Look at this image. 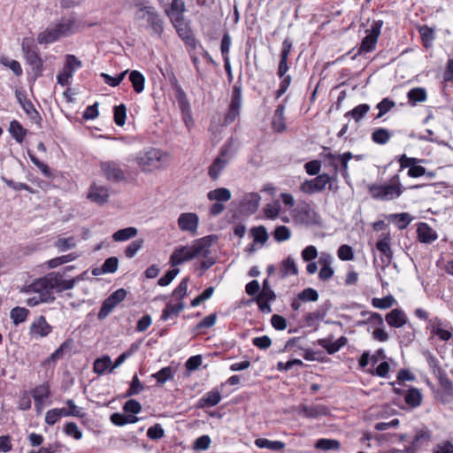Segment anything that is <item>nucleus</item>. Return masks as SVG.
Segmentation results:
<instances>
[{
	"label": "nucleus",
	"mask_w": 453,
	"mask_h": 453,
	"mask_svg": "<svg viewBox=\"0 0 453 453\" xmlns=\"http://www.w3.org/2000/svg\"><path fill=\"white\" fill-rule=\"evenodd\" d=\"M76 280V279L65 280L62 274L53 272L25 286L23 292L38 294L42 298H48V302L53 303L56 299L55 292L60 293L73 288Z\"/></svg>",
	"instance_id": "f257e3e1"
},
{
	"label": "nucleus",
	"mask_w": 453,
	"mask_h": 453,
	"mask_svg": "<svg viewBox=\"0 0 453 453\" xmlns=\"http://www.w3.org/2000/svg\"><path fill=\"white\" fill-rule=\"evenodd\" d=\"M79 21L74 14L62 17L52 28H47L37 35L40 44H50L61 37H67L79 30Z\"/></svg>",
	"instance_id": "f03ea898"
},
{
	"label": "nucleus",
	"mask_w": 453,
	"mask_h": 453,
	"mask_svg": "<svg viewBox=\"0 0 453 453\" xmlns=\"http://www.w3.org/2000/svg\"><path fill=\"white\" fill-rule=\"evenodd\" d=\"M367 189L374 200L388 202L399 198L405 188L401 183L399 173H395L388 183H372L368 185Z\"/></svg>",
	"instance_id": "7ed1b4c3"
},
{
	"label": "nucleus",
	"mask_w": 453,
	"mask_h": 453,
	"mask_svg": "<svg viewBox=\"0 0 453 453\" xmlns=\"http://www.w3.org/2000/svg\"><path fill=\"white\" fill-rule=\"evenodd\" d=\"M166 157L167 153L162 150L149 148L140 151L135 157V161L142 172L150 173L160 169Z\"/></svg>",
	"instance_id": "20e7f679"
},
{
	"label": "nucleus",
	"mask_w": 453,
	"mask_h": 453,
	"mask_svg": "<svg viewBox=\"0 0 453 453\" xmlns=\"http://www.w3.org/2000/svg\"><path fill=\"white\" fill-rule=\"evenodd\" d=\"M135 18L146 21V28L151 30V35L161 37L164 32V20L154 6L140 7L135 12Z\"/></svg>",
	"instance_id": "39448f33"
},
{
	"label": "nucleus",
	"mask_w": 453,
	"mask_h": 453,
	"mask_svg": "<svg viewBox=\"0 0 453 453\" xmlns=\"http://www.w3.org/2000/svg\"><path fill=\"white\" fill-rule=\"evenodd\" d=\"M21 50L27 63L31 65L35 78L42 75L43 60L39 54L38 47L34 39L24 38L21 42Z\"/></svg>",
	"instance_id": "423d86ee"
},
{
	"label": "nucleus",
	"mask_w": 453,
	"mask_h": 453,
	"mask_svg": "<svg viewBox=\"0 0 453 453\" xmlns=\"http://www.w3.org/2000/svg\"><path fill=\"white\" fill-rule=\"evenodd\" d=\"M242 104V85L241 79L235 82L233 87L230 104L227 112L224 117V125L227 126L234 123L241 114V108Z\"/></svg>",
	"instance_id": "0eeeda50"
},
{
	"label": "nucleus",
	"mask_w": 453,
	"mask_h": 453,
	"mask_svg": "<svg viewBox=\"0 0 453 453\" xmlns=\"http://www.w3.org/2000/svg\"><path fill=\"white\" fill-rule=\"evenodd\" d=\"M432 440V432L427 427L417 428L410 445L405 447L406 453H418L426 449Z\"/></svg>",
	"instance_id": "6e6552de"
},
{
	"label": "nucleus",
	"mask_w": 453,
	"mask_h": 453,
	"mask_svg": "<svg viewBox=\"0 0 453 453\" xmlns=\"http://www.w3.org/2000/svg\"><path fill=\"white\" fill-rule=\"evenodd\" d=\"M396 159L400 165L399 172L408 168L407 175L410 178H418L426 173V169L424 166L418 165V163L423 162L422 159L407 157L405 154L396 157Z\"/></svg>",
	"instance_id": "1a4fd4ad"
},
{
	"label": "nucleus",
	"mask_w": 453,
	"mask_h": 453,
	"mask_svg": "<svg viewBox=\"0 0 453 453\" xmlns=\"http://www.w3.org/2000/svg\"><path fill=\"white\" fill-rule=\"evenodd\" d=\"M81 66V61L74 55H66L63 70L57 75L58 83L62 87L67 86L69 84V79L73 77V73Z\"/></svg>",
	"instance_id": "9d476101"
},
{
	"label": "nucleus",
	"mask_w": 453,
	"mask_h": 453,
	"mask_svg": "<svg viewBox=\"0 0 453 453\" xmlns=\"http://www.w3.org/2000/svg\"><path fill=\"white\" fill-rule=\"evenodd\" d=\"M127 294V290L124 288H119L111 293L103 302L100 311L97 314L98 319H104L119 303L125 300Z\"/></svg>",
	"instance_id": "9b49d317"
},
{
	"label": "nucleus",
	"mask_w": 453,
	"mask_h": 453,
	"mask_svg": "<svg viewBox=\"0 0 453 453\" xmlns=\"http://www.w3.org/2000/svg\"><path fill=\"white\" fill-rule=\"evenodd\" d=\"M100 169L109 181L118 183L126 180V173L121 168L120 163L117 161L109 160L101 162Z\"/></svg>",
	"instance_id": "f8f14e48"
},
{
	"label": "nucleus",
	"mask_w": 453,
	"mask_h": 453,
	"mask_svg": "<svg viewBox=\"0 0 453 453\" xmlns=\"http://www.w3.org/2000/svg\"><path fill=\"white\" fill-rule=\"evenodd\" d=\"M330 182L331 177L329 174H319L314 179L304 180L300 186V190L305 194L313 195L323 191Z\"/></svg>",
	"instance_id": "ddd939ff"
},
{
	"label": "nucleus",
	"mask_w": 453,
	"mask_h": 453,
	"mask_svg": "<svg viewBox=\"0 0 453 453\" xmlns=\"http://www.w3.org/2000/svg\"><path fill=\"white\" fill-rule=\"evenodd\" d=\"M178 35L185 42V44L196 49L197 46V41L195 38L192 29L190 27V22L186 20L185 18L179 19L177 20L171 21Z\"/></svg>",
	"instance_id": "4468645a"
},
{
	"label": "nucleus",
	"mask_w": 453,
	"mask_h": 453,
	"mask_svg": "<svg viewBox=\"0 0 453 453\" xmlns=\"http://www.w3.org/2000/svg\"><path fill=\"white\" fill-rule=\"evenodd\" d=\"M297 413L306 418H318L319 417L328 416L330 414V410L324 404H302L299 406Z\"/></svg>",
	"instance_id": "2eb2a0df"
},
{
	"label": "nucleus",
	"mask_w": 453,
	"mask_h": 453,
	"mask_svg": "<svg viewBox=\"0 0 453 453\" xmlns=\"http://www.w3.org/2000/svg\"><path fill=\"white\" fill-rule=\"evenodd\" d=\"M199 223L197 214L193 212L181 213L178 218V226L181 231L196 234Z\"/></svg>",
	"instance_id": "dca6fc26"
},
{
	"label": "nucleus",
	"mask_w": 453,
	"mask_h": 453,
	"mask_svg": "<svg viewBox=\"0 0 453 453\" xmlns=\"http://www.w3.org/2000/svg\"><path fill=\"white\" fill-rule=\"evenodd\" d=\"M216 238V235H207L195 240L191 248L196 257L198 256L207 257L210 254V247L212 245Z\"/></svg>",
	"instance_id": "f3484780"
},
{
	"label": "nucleus",
	"mask_w": 453,
	"mask_h": 453,
	"mask_svg": "<svg viewBox=\"0 0 453 453\" xmlns=\"http://www.w3.org/2000/svg\"><path fill=\"white\" fill-rule=\"evenodd\" d=\"M52 332V326L46 318L40 315L30 326L29 333L32 336L46 337Z\"/></svg>",
	"instance_id": "a211bd4d"
},
{
	"label": "nucleus",
	"mask_w": 453,
	"mask_h": 453,
	"mask_svg": "<svg viewBox=\"0 0 453 453\" xmlns=\"http://www.w3.org/2000/svg\"><path fill=\"white\" fill-rule=\"evenodd\" d=\"M191 247L181 246L175 249L170 257V264L172 266L179 265L186 261L196 257Z\"/></svg>",
	"instance_id": "6ab92c4d"
},
{
	"label": "nucleus",
	"mask_w": 453,
	"mask_h": 453,
	"mask_svg": "<svg viewBox=\"0 0 453 453\" xmlns=\"http://www.w3.org/2000/svg\"><path fill=\"white\" fill-rule=\"evenodd\" d=\"M417 234L421 243H431L438 239L436 231L426 222H419L417 225Z\"/></svg>",
	"instance_id": "aec40b11"
},
{
	"label": "nucleus",
	"mask_w": 453,
	"mask_h": 453,
	"mask_svg": "<svg viewBox=\"0 0 453 453\" xmlns=\"http://www.w3.org/2000/svg\"><path fill=\"white\" fill-rule=\"evenodd\" d=\"M221 394L219 388L205 393L197 402L196 407L200 409L213 407L221 401Z\"/></svg>",
	"instance_id": "412c9836"
},
{
	"label": "nucleus",
	"mask_w": 453,
	"mask_h": 453,
	"mask_svg": "<svg viewBox=\"0 0 453 453\" xmlns=\"http://www.w3.org/2000/svg\"><path fill=\"white\" fill-rule=\"evenodd\" d=\"M385 320L391 327L400 328L407 324L408 319L403 310L396 308L387 313Z\"/></svg>",
	"instance_id": "4be33fe9"
},
{
	"label": "nucleus",
	"mask_w": 453,
	"mask_h": 453,
	"mask_svg": "<svg viewBox=\"0 0 453 453\" xmlns=\"http://www.w3.org/2000/svg\"><path fill=\"white\" fill-rule=\"evenodd\" d=\"M110 196L109 188L104 186L92 185L89 188L88 198L97 204L107 203Z\"/></svg>",
	"instance_id": "5701e85b"
},
{
	"label": "nucleus",
	"mask_w": 453,
	"mask_h": 453,
	"mask_svg": "<svg viewBox=\"0 0 453 453\" xmlns=\"http://www.w3.org/2000/svg\"><path fill=\"white\" fill-rule=\"evenodd\" d=\"M179 108L183 115L185 122L192 120V111L186 92L183 88L174 91Z\"/></svg>",
	"instance_id": "b1692460"
},
{
	"label": "nucleus",
	"mask_w": 453,
	"mask_h": 453,
	"mask_svg": "<svg viewBox=\"0 0 453 453\" xmlns=\"http://www.w3.org/2000/svg\"><path fill=\"white\" fill-rule=\"evenodd\" d=\"M31 395L34 398L35 408L39 411L42 409L44 400L50 395V386L46 383L38 385L31 391Z\"/></svg>",
	"instance_id": "393cba45"
},
{
	"label": "nucleus",
	"mask_w": 453,
	"mask_h": 453,
	"mask_svg": "<svg viewBox=\"0 0 453 453\" xmlns=\"http://www.w3.org/2000/svg\"><path fill=\"white\" fill-rule=\"evenodd\" d=\"M420 35L422 44L426 49L433 46V42L435 40V28L427 25H419L417 27Z\"/></svg>",
	"instance_id": "a878e982"
},
{
	"label": "nucleus",
	"mask_w": 453,
	"mask_h": 453,
	"mask_svg": "<svg viewBox=\"0 0 453 453\" xmlns=\"http://www.w3.org/2000/svg\"><path fill=\"white\" fill-rule=\"evenodd\" d=\"M285 105L280 104L276 107V110L273 114V118L272 120V127L277 133H282L286 130V123H285Z\"/></svg>",
	"instance_id": "bb28decb"
},
{
	"label": "nucleus",
	"mask_w": 453,
	"mask_h": 453,
	"mask_svg": "<svg viewBox=\"0 0 453 453\" xmlns=\"http://www.w3.org/2000/svg\"><path fill=\"white\" fill-rule=\"evenodd\" d=\"M186 6L184 0H173L170 7L166 10V14L171 21L184 18Z\"/></svg>",
	"instance_id": "cd10ccee"
},
{
	"label": "nucleus",
	"mask_w": 453,
	"mask_h": 453,
	"mask_svg": "<svg viewBox=\"0 0 453 453\" xmlns=\"http://www.w3.org/2000/svg\"><path fill=\"white\" fill-rule=\"evenodd\" d=\"M389 235H384L376 243V249L381 253L384 257H381L382 262L389 264L393 258V251L389 244Z\"/></svg>",
	"instance_id": "c85d7f7f"
},
{
	"label": "nucleus",
	"mask_w": 453,
	"mask_h": 453,
	"mask_svg": "<svg viewBox=\"0 0 453 453\" xmlns=\"http://www.w3.org/2000/svg\"><path fill=\"white\" fill-rule=\"evenodd\" d=\"M388 219L389 221L395 223V226L399 230H403L412 221L413 217L411 216L408 212H402L389 214Z\"/></svg>",
	"instance_id": "c756f323"
},
{
	"label": "nucleus",
	"mask_w": 453,
	"mask_h": 453,
	"mask_svg": "<svg viewBox=\"0 0 453 453\" xmlns=\"http://www.w3.org/2000/svg\"><path fill=\"white\" fill-rule=\"evenodd\" d=\"M184 307L185 304L182 301L175 304L167 303L165 304V309L162 311L160 319L165 321L169 319L171 317H177L179 313L184 309Z\"/></svg>",
	"instance_id": "7c9ffc66"
},
{
	"label": "nucleus",
	"mask_w": 453,
	"mask_h": 453,
	"mask_svg": "<svg viewBox=\"0 0 453 453\" xmlns=\"http://www.w3.org/2000/svg\"><path fill=\"white\" fill-rule=\"evenodd\" d=\"M9 132L12 137L19 143H22L27 134V130L25 129L22 125L16 119L11 121L9 127Z\"/></svg>",
	"instance_id": "2f4dec72"
},
{
	"label": "nucleus",
	"mask_w": 453,
	"mask_h": 453,
	"mask_svg": "<svg viewBox=\"0 0 453 453\" xmlns=\"http://www.w3.org/2000/svg\"><path fill=\"white\" fill-rule=\"evenodd\" d=\"M66 404L68 408H59V411H61L62 417L83 418L86 416V413L82 411L81 408L75 404L73 399H68L66 401Z\"/></svg>",
	"instance_id": "473e14b6"
},
{
	"label": "nucleus",
	"mask_w": 453,
	"mask_h": 453,
	"mask_svg": "<svg viewBox=\"0 0 453 453\" xmlns=\"http://www.w3.org/2000/svg\"><path fill=\"white\" fill-rule=\"evenodd\" d=\"M254 443L259 449H268L273 451L282 450L286 446L283 441H270L266 438H257L255 440Z\"/></svg>",
	"instance_id": "72a5a7b5"
},
{
	"label": "nucleus",
	"mask_w": 453,
	"mask_h": 453,
	"mask_svg": "<svg viewBox=\"0 0 453 453\" xmlns=\"http://www.w3.org/2000/svg\"><path fill=\"white\" fill-rule=\"evenodd\" d=\"M391 136L392 134L388 129L384 127H378L372 131L371 139L376 144L384 145L389 142Z\"/></svg>",
	"instance_id": "f704fd0d"
},
{
	"label": "nucleus",
	"mask_w": 453,
	"mask_h": 453,
	"mask_svg": "<svg viewBox=\"0 0 453 453\" xmlns=\"http://www.w3.org/2000/svg\"><path fill=\"white\" fill-rule=\"evenodd\" d=\"M404 401L410 407L417 408L421 404L422 395L418 388H410L405 391Z\"/></svg>",
	"instance_id": "c9c22d12"
},
{
	"label": "nucleus",
	"mask_w": 453,
	"mask_h": 453,
	"mask_svg": "<svg viewBox=\"0 0 453 453\" xmlns=\"http://www.w3.org/2000/svg\"><path fill=\"white\" fill-rule=\"evenodd\" d=\"M408 102L414 106L418 103L425 102L427 98L426 90L424 88H414L407 93Z\"/></svg>",
	"instance_id": "e433bc0d"
},
{
	"label": "nucleus",
	"mask_w": 453,
	"mask_h": 453,
	"mask_svg": "<svg viewBox=\"0 0 453 453\" xmlns=\"http://www.w3.org/2000/svg\"><path fill=\"white\" fill-rule=\"evenodd\" d=\"M129 81L135 93L140 94L144 90L145 77L141 72L137 70L131 71Z\"/></svg>",
	"instance_id": "4c0bfd02"
},
{
	"label": "nucleus",
	"mask_w": 453,
	"mask_h": 453,
	"mask_svg": "<svg viewBox=\"0 0 453 453\" xmlns=\"http://www.w3.org/2000/svg\"><path fill=\"white\" fill-rule=\"evenodd\" d=\"M210 201L227 202L231 199V192L226 188H219L207 193Z\"/></svg>",
	"instance_id": "58836bf2"
},
{
	"label": "nucleus",
	"mask_w": 453,
	"mask_h": 453,
	"mask_svg": "<svg viewBox=\"0 0 453 453\" xmlns=\"http://www.w3.org/2000/svg\"><path fill=\"white\" fill-rule=\"evenodd\" d=\"M259 202L260 196L257 193H250L243 199L242 207L246 211L254 213L259 206Z\"/></svg>",
	"instance_id": "ea45409f"
},
{
	"label": "nucleus",
	"mask_w": 453,
	"mask_h": 453,
	"mask_svg": "<svg viewBox=\"0 0 453 453\" xmlns=\"http://www.w3.org/2000/svg\"><path fill=\"white\" fill-rule=\"evenodd\" d=\"M299 217L301 220L307 225L319 223V214L314 210H312L309 205L303 207L299 211Z\"/></svg>",
	"instance_id": "a19ab883"
},
{
	"label": "nucleus",
	"mask_w": 453,
	"mask_h": 453,
	"mask_svg": "<svg viewBox=\"0 0 453 453\" xmlns=\"http://www.w3.org/2000/svg\"><path fill=\"white\" fill-rule=\"evenodd\" d=\"M30 311L27 308L16 306L11 310L10 317L15 326L25 322Z\"/></svg>",
	"instance_id": "79ce46f5"
},
{
	"label": "nucleus",
	"mask_w": 453,
	"mask_h": 453,
	"mask_svg": "<svg viewBox=\"0 0 453 453\" xmlns=\"http://www.w3.org/2000/svg\"><path fill=\"white\" fill-rule=\"evenodd\" d=\"M174 372L171 366H165L160 369L158 372L151 374V377L157 380V384L162 386L167 380H173Z\"/></svg>",
	"instance_id": "37998d69"
},
{
	"label": "nucleus",
	"mask_w": 453,
	"mask_h": 453,
	"mask_svg": "<svg viewBox=\"0 0 453 453\" xmlns=\"http://www.w3.org/2000/svg\"><path fill=\"white\" fill-rule=\"evenodd\" d=\"M280 273L281 278H286L289 275H297L298 268L294 258L288 257L285 260L282 261Z\"/></svg>",
	"instance_id": "c03bdc74"
},
{
	"label": "nucleus",
	"mask_w": 453,
	"mask_h": 453,
	"mask_svg": "<svg viewBox=\"0 0 453 453\" xmlns=\"http://www.w3.org/2000/svg\"><path fill=\"white\" fill-rule=\"evenodd\" d=\"M227 165L226 161H223L220 158H215L209 166L208 174L210 178L213 180H217L219 178L221 172Z\"/></svg>",
	"instance_id": "a18cd8bd"
},
{
	"label": "nucleus",
	"mask_w": 453,
	"mask_h": 453,
	"mask_svg": "<svg viewBox=\"0 0 453 453\" xmlns=\"http://www.w3.org/2000/svg\"><path fill=\"white\" fill-rule=\"evenodd\" d=\"M370 111V105L361 104L345 113V117H351L356 122H359Z\"/></svg>",
	"instance_id": "49530a36"
},
{
	"label": "nucleus",
	"mask_w": 453,
	"mask_h": 453,
	"mask_svg": "<svg viewBox=\"0 0 453 453\" xmlns=\"http://www.w3.org/2000/svg\"><path fill=\"white\" fill-rule=\"evenodd\" d=\"M137 233H138L137 228H135L134 226H129V227L122 228V229L116 231L112 234V239L115 242H125V241H127V240L136 236Z\"/></svg>",
	"instance_id": "de8ad7c7"
},
{
	"label": "nucleus",
	"mask_w": 453,
	"mask_h": 453,
	"mask_svg": "<svg viewBox=\"0 0 453 453\" xmlns=\"http://www.w3.org/2000/svg\"><path fill=\"white\" fill-rule=\"evenodd\" d=\"M423 355L426 357L429 368L431 369L434 375L438 377L441 374L444 373V371L441 369L440 362L435 356H434L429 350L424 351Z\"/></svg>",
	"instance_id": "09e8293b"
},
{
	"label": "nucleus",
	"mask_w": 453,
	"mask_h": 453,
	"mask_svg": "<svg viewBox=\"0 0 453 453\" xmlns=\"http://www.w3.org/2000/svg\"><path fill=\"white\" fill-rule=\"evenodd\" d=\"M315 447L322 450H338L341 443L337 440L322 438L316 441Z\"/></svg>",
	"instance_id": "8fccbe9b"
},
{
	"label": "nucleus",
	"mask_w": 453,
	"mask_h": 453,
	"mask_svg": "<svg viewBox=\"0 0 453 453\" xmlns=\"http://www.w3.org/2000/svg\"><path fill=\"white\" fill-rule=\"evenodd\" d=\"M127 119V107L124 104L114 106L113 119L117 126L123 127Z\"/></svg>",
	"instance_id": "3c124183"
},
{
	"label": "nucleus",
	"mask_w": 453,
	"mask_h": 453,
	"mask_svg": "<svg viewBox=\"0 0 453 453\" xmlns=\"http://www.w3.org/2000/svg\"><path fill=\"white\" fill-rule=\"evenodd\" d=\"M0 64L5 67L10 68L12 71V73L18 77L21 76L23 73L22 67L19 62L17 60L10 59L7 57L2 56L0 57Z\"/></svg>",
	"instance_id": "603ef678"
},
{
	"label": "nucleus",
	"mask_w": 453,
	"mask_h": 453,
	"mask_svg": "<svg viewBox=\"0 0 453 453\" xmlns=\"http://www.w3.org/2000/svg\"><path fill=\"white\" fill-rule=\"evenodd\" d=\"M353 157V154L350 151L344 152L343 154H340L338 157V162L340 166L338 165V172L341 173L343 178L347 179L349 177L348 173V164L349 161Z\"/></svg>",
	"instance_id": "864d4df0"
},
{
	"label": "nucleus",
	"mask_w": 453,
	"mask_h": 453,
	"mask_svg": "<svg viewBox=\"0 0 453 453\" xmlns=\"http://www.w3.org/2000/svg\"><path fill=\"white\" fill-rule=\"evenodd\" d=\"M73 344V340L68 339L65 341L53 353L50 354L47 362H57L62 358L64 352L70 349Z\"/></svg>",
	"instance_id": "5fc2aeb1"
},
{
	"label": "nucleus",
	"mask_w": 453,
	"mask_h": 453,
	"mask_svg": "<svg viewBox=\"0 0 453 453\" xmlns=\"http://www.w3.org/2000/svg\"><path fill=\"white\" fill-rule=\"evenodd\" d=\"M395 105V101L389 99L388 97L383 98L377 105L376 108L379 110L378 114L375 116L374 119H380L383 115L388 112Z\"/></svg>",
	"instance_id": "6e6d98bb"
},
{
	"label": "nucleus",
	"mask_w": 453,
	"mask_h": 453,
	"mask_svg": "<svg viewBox=\"0 0 453 453\" xmlns=\"http://www.w3.org/2000/svg\"><path fill=\"white\" fill-rule=\"evenodd\" d=\"M144 385L140 381L138 376L134 374L132 378V381L130 382L129 388L125 394L126 397H129L132 395H135L140 394L144 390Z\"/></svg>",
	"instance_id": "4d7b16f0"
},
{
	"label": "nucleus",
	"mask_w": 453,
	"mask_h": 453,
	"mask_svg": "<svg viewBox=\"0 0 453 453\" xmlns=\"http://www.w3.org/2000/svg\"><path fill=\"white\" fill-rule=\"evenodd\" d=\"M78 257L76 253H70L67 255L60 256L55 258H52L47 262L48 266L50 268H56L63 264L73 261Z\"/></svg>",
	"instance_id": "13d9d810"
},
{
	"label": "nucleus",
	"mask_w": 453,
	"mask_h": 453,
	"mask_svg": "<svg viewBox=\"0 0 453 453\" xmlns=\"http://www.w3.org/2000/svg\"><path fill=\"white\" fill-rule=\"evenodd\" d=\"M256 297H258V299H265L266 301H274L276 299V295L271 288L268 279L264 280L262 290Z\"/></svg>",
	"instance_id": "bf43d9fd"
},
{
	"label": "nucleus",
	"mask_w": 453,
	"mask_h": 453,
	"mask_svg": "<svg viewBox=\"0 0 453 453\" xmlns=\"http://www.w3.org/2000/svg\"><path fill=\"white\" fill-rule=\"evenodd\" d=\"M127 73L128 70H126L116 76H111L108 73H102L101 77L107 85L111 87H117L122 82Z\"/></svg>",
	"instance_id": "052dcab7"
},
{
	"label": "nucleus",
	"mask_w": 453,
	"mask_h": 453,
	"mask_svg": "<svg viewBox=\"0 0 453 453\" xmlns=\"http://www.w3.org/2000/svg\"><path fill=\"white\" fill-rule=\"evenodd\" d=\"M111 365V360L110 357L105 356L101 358L96 359L94 362L93 370L94 372L96 374H103L108 368H110V365Z\"/></svg>",
	"instance_id": "680f3d73"
},
{
	"label": "nucleus",
	"mask_w": 453,
	"mask_h": 453,
	"mask_svg": "<svg viewBox=\"0 0 453 453\" xmlns=\"http://www.w3.org/2000/svg\"><path fill=\"white\" fill-rule=\"evenodd\" d=\"M395 302L393 296L388 295L382 298H372V304L378 309H388L393 306Z\"/></svg>",
	"instance_id": "e2e57ef3"
},
{
	"label": "nucleus",
	"mask_w": 453,
	"mask_h": 453,
	"mask_svg": "<svg viewBox=\"0 0 453 453\" xmlns=\"http://www.w3.org/2000/svg\"><path fill=\"white\" fill-rule=\"evenodd\" d=\"M63 431L67 436L73 437L75 440H81L82 438V433L74 422H67Z\"/></svg>",
	"instance_id": "0e129e2a"
},
{
	"label": "nucleus",
	"mask_w": 453,
	"mask_h": 453,
	"mask_svg": "<svg viewBox=\"0 0 453 453\" xmlns=\"http://www.w3.org/2000/svg\"><path fill=\"white\" fill-rule=\"evenodd\" d=\"M251 234L256 242L264 244L268 240V234L264 226H254Z\"/></svg>",
	"instance_id": "69168bd1"
},
{
	"label": "nucleus",
	"mask_w": 453,
	"mask_h": 453,
	"mask_svg": "<svg viewBox=\"0 0 453 453\" xmlns=\"http://www.w3.org/2000/svg\"><path fill=\"white\" fill-rule=\"evenodd\" d=\"M273 238L279 242H284L290 238L291 236V231L290 229L286 226H278L273 233Z\"/></svg>",
	"instance_id": "338daca9"
},
{
	"label": "nucleus",
	"mask_w": 453,
	"mask_h": 453,
	"mask_svg": "<svg viewBox=\"0 0 453 453\" xmlns=\"http://www.w3.org/2000/svg\"><path fill=\"white\" fill-rule=\"evenodd\" d=\"M298 299L302 302H316L319 299V293L312 288H307L298 294Z\"/></svg>",
	"instance_id": "774afa93"
}]
</instances>
